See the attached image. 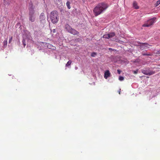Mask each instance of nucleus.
Listing matches in <instances>:
<instances>
[{"mask_svg": "<svg viewBox=\"0 0 160 160\" xmlns=\"http://www.w3.org/2000/svg\"><path fill=\"white\" fill-rule=\"evenodd\" d=\"M108 7L107 4L101 3L98 4L93 9V12L95 16H98L105 10Z\"/></svg>", "mask_w": 160, "mask_h": 160, "instance_id": "f257e3e1", "label": "nucleus"}, {"mask_svg": "<svg viewBox=\"0 0 160 160\" xmlns=\"http://www.w3.org/2000/svg\"><path fill=\"white\" fill-rule=\"evenodd\" d=\"M50 18L52 22L55 23L58 22L59 20V16L58 12L54 10L51 12L50 15Z\"/></svg>", "mask_w": 160, "mask_h": 160, "instance_id": "f03ea898", "label": "nucleus"}, {"mask_svg": "<svg viewBox=\"0 0 160 160\" xmlns=\"http://www.w3.org/2000/svg\"><path fill=\"white\" fill-rule=\"evenodd\" d=\"M65 28L66 30L69 32L74 35H77L79 33V32L72 28L68 24H66L65 25Z\"/></svg>", "mask_w": 160, "mask_h": 160, "instance_id": "7ed1b4c3", "label": "nucleus"}, {"mask_svg": "<svg viewBox=\"0 0 160 160\" xmlns=\"http://www.w3.org/2000/svg\"><path fill=\"white\" fill-rule=\"evenodd\" d=\"M35 11L33 8L29 9V20L32 22H33L35 21Z\"/></svg>", "mask_w": 160, "mask_h": 160, "instance_id": "20e7f679", "label": "nucleus"}, {"mask_svg": "<svg viewBox=\"0 0 160 160\" xmlns=\"http://www.w3.org/2000/svg\"><path fill=\"white\" fill-rule=\"evenodd\" d=\"M156 18H152L148 21L145 23L144 24L142 25L143 27H149L151 25H152L155 22Z\"/></svg>", "mask_w": 160, "mask_h": 160, "instance_id": "39448f33", "label": "nucleus"}, {"mask_svg": "<svg viewBox=\"0 0 160 160\" xmlns=\"http://www.w3.org/2000/svg\"><path fill=\"white\" fill-rule=\"evenodd\" d=\"M142 72L144 74L149 76L152 75L155 73V71H151L149 69H142Z\"/></svg>", "mask_w": 160, "mask_h": 160, "instance_id": "423d86ee", "label": "nucleus"}, {"mask_svg": "<svg viewBox=\"0 0 160 160\" xmlns=\"http://www.w3.org/2000/svg\"><path fill=\"white\" fill-rule=\"evenodd\" d=\"M39 19L41 23L43 22L45 20V17L44 13L42 12L41 13Z\"/></svg>", "mask_w": 160, "mask_h": 160, "instance_id": "0eeeda50", "label": "nucleus"}, {"mask_svg": "<svg viewBox=\"0 0 160 160\" xmlns=\"http://www.w3.org/2000/svg\"><path fill=\"white\" fill-rule=\"evenodd\" d=\"M110 76V73L109 70H107L105 72L104 74V78L107 79Z\"/></svg>", "mask_w": 160, "mask_h": 160, "instance_id": "6e6552de", "label": "nucleus"}, {"mask_svg": "<svg viewBox=\"0 0 160 160\" xmlns=\"http://www.w3.org/2000/svg\"><path fill=\"white\" fill-rule=\"evenodd\" d=\"M139 43L141 44V45H139L140 48V49H143L144 48H145V47H146L147 46L145 45H148V44L147 43H141L140 42H139Z\"/></svg>", "mask_w": 160, "mask_h": 160, "instance_id": "1a4fd4ad", "label": "nucleus"}, {"mask_svg": "<svg viewBox=\"0 0 160 160\" xmlns=\"http://www.w3.org/2000/svg\"><path fill=\"white\" fill-rule=\"evenodd\" d=\"M55 3L59 6H61L62 4V0H54Z\"/></svg>", "mask_w": 160, "mask_h": 160, "instance_id": "9d476101", "label": "nucleus"}, {"mask_svg": "<svg viewBox=\"0 0 160 160\" xmlns=\"http://www.w3.org/2000/svg\"><path fill=\"white\" fill-rule=\"evenodd\" d=\"M133 7L136 9L139 8V7L138 5L137 2L136 1L133 2Z\"/></svg>", "mask_w": 160, "mask_h": 160, "instance_id": "9b49d317", "label": "nucleus"}, {"mask_svg": "<svg viewBox=\"0 0 160 160\" xmlns=\"http://www.w3.org/2000/svg\"><path fill=\"white\" fill-rule=\"evenodd\" d=\"M47 47L48 48L53 50H54L56 48L55 47L49 43L47 45Z\"/></svg>", "mask_w": 160, "mask_h": 160, "instance_id": "f8f14e48", "label": "nucleus"}, {"mask_svg": "<svg viewBox=\"0 0 160 160\" xmlns=\"http://www.w3.org/2000/svg\"><path fill=\"white\" fill-rule=\"evenodd\" d=\"M108 34L110 38L113 37L115 36V33L113 32H110L108 33Z\"/></svg>", "mask_w": 160, "mask_h": 160, "instance_id": "ddd939ff", "label": "nucleus"}, {"mask_svg": "<svg viewBox=\"0 0 160 160\" xmlns=\"http://www.w3.org/2000/svg\"><path fill=\"white\" fill-rule=\"evenodd\" d=\"M108 33L106 34L103 36V38H105L108 39L110 38Z\"/></svg>", "mask_w": 160, "mask_h": 160, "instance_id": "4468645a", "label": "nucleus"}, {"mask_svg": "<svg viewBox=\"0 0 160 160\" xmlns=\"http://www.w3.org/2000/svg\"><path fill=\"white\" fill-rule=\"evenodd\" d=\"M72 63V61L71 60L69 61L67 63V64L66 65V67H68V66H69Z\"/></svg>", "mask_w": 160, "mask_h": 160, "instance_id": "2eb2a0df", "label": "nucleus"}, {"mask_svg": "<svg viewBox=\"0 0 160 160\" xmlns=\"http://www.w3.org/2000/svg\"><path fill=\"white\" fill-rule=\"evenodd\" d=\"M66 5L68 9H70L71 8L70 6V3L69 1H68L66 3Z\"/></svg>", "mask_w": 160, "mask_h": 160, "instance_id": "dca6fc26", "label": "nucleus"}, {"mask_svg": "<svg viewBox=\"0 0 160 160\" xmlns=\"http://www.w3.org/2000/svg\"><path fill=\"white\" fill-rule=\"evenodd\" d=\"M160 4V1L158 0V1L155 4V6L157 7Z\"/></svg>", "mask_w": 160, "mask_h": 160, "instance_id": "f3484780", "label": "nucleus"}, {"mask_svg": "<svg viewBox=\"0 0 160 160\" xmlns=\"http://www.w3.org/2000/svg\"><path fill=\"white\" fill-rule=\"evenodd\" d=\"M7 44V39L5 40L3 42V46L5 47L6 46Z\"/></svg>", "mask_w": 160, "mask_h": 160, "instance_id": "a211bd4d", "label": "nucleus"}, {"mask_svg": "<svg viewBox=\"0 0 160 160\" xmlns=\"http://www.w3.org/2000/svg\"><path fill=\"white\" fill-rule=\"evenodd\" d=\"M97 55V53L95 52H93L92 53L91 56L92 57H95Z\"/></svg>", "mask_w": 160, "mask_h": 160, "instance_id": "6ab92c4d", "label": "nucleus"}, {"mask_svg": "<svg viewBox=\"0 0 160 160\" xmlns=\"http://www.w3.org/2000/svg\"><path fill=\"white\" fill-rule=\"evenodd\" d=\"M142 55L143 56H151V54L150 53H142Z\"/></svg>", "mask_w": 160, "mask_h": 160, "instance_id": "aec40b11", "label": "nucleus"}, {"mask_svg": "<svg viewBox=\"0 0 160 160\" xmlns=\"http://www.w3.org/2000/svg\"><path fill=\"white\" fill-rule=\"evenodd\" d=\"M22 42L23 43V44L24 45V47H25L26 45L25 40L24 39H23L22 41Z\"/></svg>", "mask_w": 160, "mask_h": 160, "instance_id": "412c9836", "label": "nucleus"}, {"mask_svg": "<svg viewBox=\"0 0 160 160\" xmlns=\"http://www.w3.org/2000/svg\"><path fill=\"white\" fill-rule=\"evenodd\" d=\"M119 79L120 81H122L124 80V78L123 77L120 76Z\"/></svg>", "mask_w": 160, "mask_h": 160, "instance_id": "4be33fe9", "label": "nucleus"}, {"mask_svg": "<svg viewBox=\"0 0 160 160\" xmlns=\"http://www.w3.org/2000/svg\"><path fill=\"white\" fill-rule=\"evenodd\" d=\"M12 37H11L9 39V43H10L11 42H12Z\"/></svg>", "mask_w": 160, "mask_h": 160, "instance_id": "5701e85b", "label": "nucleus"}, {"mask_svg": "<svg viewBox=\"0 0 160 160\" xmlns=\"http://www.w3.org/2000/svg\"><path fill=\"white\" fill-rule=\"evenodd\" d=\"M138 70H137L136 71H133V73L135 74H136L138 73Z\"/></svg>", "mask_w": 160, "mask_h": 160, "instance_id": "b1692460", "label": "nucleus"}, {"mask_svg": "<svg viewBox=\"0 0 160 160\" xmlns=\"http://www.w3.org/2000/svg\"><path fill=\"white\" fill-rule=\"evenodd\" d=\"M108 49L110 51H111V50H112V51H116V50H115L114 49H112V48H108Z\"/></svg>", "mask_w": 160, "mask_h": 160, "instance_id": "393cba45", "label": "nucleus"}, {"mask_svg": "<svg viewBox=\"0 0 160 160\" xmlns=\"http://www.w3.org/2000/svg\"><path fill=\"white\" fill-rule=\"evenodd\" d=\"M117 72H118V73L119 74H120V73H121V71L120 70H118H118H117Z\"/></svg>", "mask_w": 160, "mask_h": 160, "instance_id": "a878e982", "label": "nucleus"}, {"mask_svg": "<svg viewBox=\"0 0 160 160\" xmlns=\"http://www.w3.org/2000/svg\"><path fill=\"white\" fill-rule=\"evenodd\" d=\"M52 31H53V33H55V32H56V30H55V29H53V30Z\"/></svg>", "mask_w": 160, "mask_h": 160, "instance_id": "bb28decb", "label": "nucleus"}, {"mask_svg": "<svg viewBox=\"0 0 160 160\" xmlns=\"http://www.w3.org/2000/svg\"><path fill=\"white\" fill-rule=\"evenodd\" d=\"M75 69H76V70H77L78 69V67H75Z\"/></svg>", "mask_w": 160, "mask_h": 160, "instance_id": "cd10ccee", "label": "nucleus"}, {"mask_svg": "<svg viewBox=\"0 0 160 160\" xmlns=\"http://www.w3.org/2000/svg\"><path fill=\"white\" fill-rule=\"evenodd\" d=\"M119 94H120V91L119 92Z\"/></svg>", "mask_w": 160, "mask_h": 160, "instance_id": "c85d7f7f", "label": "nucleus"}]
</instances>
